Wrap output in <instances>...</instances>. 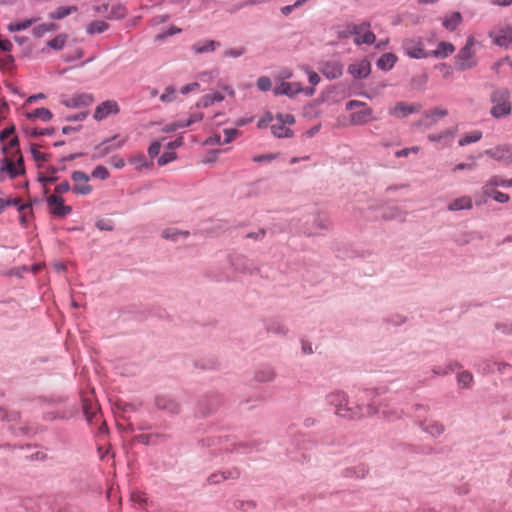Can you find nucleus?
<instances>
[{
    "label": "nucleus",
    "instance_id": "nucleus-3",
    "mask_svg": "<svg viewBox=\"0 0 512 512\" xmlns=\"http://www.w3.org/2000/svg\"><path fill=\"white\" fill-rule=\"evenodd\" d=\"M346 110L352 111L349 116L351 125H365L373 119V109L365 102L350 100L346 103Z\"/></svg>",
    "mask_w": 512,
    "mask_h": 512
},
{
    "label": "nucleus",
    "instance_id": "nucleus-11",
    "mask_svg": "<svg viewBox=\"0 0 512 512\" xmlns=\"http://www.w3.org/2000/svg\"><path fill=\"white\" fill-rule=\"evenodd\" d=\"M485 154L506 165L512 163V146L508 144L499 145L485 151Z\"/></svg>",
    "mask_w": 512,
    "mask_h": 512
},
{
    "label": "nucleus",
    "instance_id": "nucleus-9",
    "mask_svg": "<svg viewBox=\"0 0 512 512\" xmlns=\"http://www.w3.org/2000/svg\"><path fill=\"white\" fill-rule=\"evenodd\" d=\"M473 39L469 38L466 45L460 49L456 56V66L460 70H466L474 66L472 52Z\"/></svg>",
    "mask_w": 512,
    "mask_h": 512
},
{
    "label": "nucleus",
    "instance_id": "nucleus-13",
    "mask_svg": "<svg viewBox=\"0 0 512 512\" xmlns=\"http://www.w3.org/2000/svg\"><path fill=\"white\" fill-rule=\"evenodd\" d=\"M489 37L495 45L508 48L512 43V27L505 26L496 31H491Z\"/></svg>",
    "mask_w": 512,
    "mask_h": 512
},
{
    "label": "nucleus",
    "instance_id": "nucleus-61",
    "mask_svg": "<svg viewBox=\"0 0 512 512\" xmlns=\"http://www.w3.org/2000/svg\"><path fill=\"white\" fill-rule=\"evenodd\" d=\"M20 199H3L0 198V211L3 210L5 207L14 205H19Z\"/></svg>",
    "mask_w": 512,
    "mask_h": 512
},
{
    "label": "nucleus",
    "instance_id": "nucleus-12",
    "mask_svg": "<svg viewBox=\"0 0 512 512\" xmlns=\"http://www.w3.org/2000/svg\"><path fill=\"white\" fill-rule=\"evenodd\" d=\"M422 105L418 103H407L404 101L397 102L393 108L389 110V114L395 118H405L413 113L421 110Z\"/></svg>",
    "mask_w": 512,
    "mask_h": 512
},
{
    "label": "nucleus",
    "instance_id": "nucleus-44",
    "mask_svg": "<svg viewBox=\"0 0 512 512\" xmlns=\"http://www.w3.org/2000/svg\"><path fill=\"white\" fill-rule=\"evenodd\" d=\"M177 158V155L173 151L163 153L157 160L158 165L164 166Z\"/></svg>",
    "mask_w": 512,
    "mask_h": 512
},
{
    "label": "nucleus",
    "instance_id": "nucleus-39",
    "mask_svg": "<svg viewBox=\"0 0 512 512\" xmlns=\"http://www.w3.org/2000/svg\"><path fill=\"white\" fill-rule=\"evenodd\" d=\"M108 29V24L104 21H94L92 22L88 28H87V32L88 33H102L104 31H106Z\"/></svg>",
    "mask_w": 512,
    "mask_h": 512
},
{
    "label": "nucleus",
    "instance_id": "nucleus-5",
    "mask_svg": "<svg viewBox=\"0 0 512 512\" xmlns=\"http://www.w3.org/2000/svg\"><path fill=\"white\" fill-rule=\"evenodd\" d=\"M405 53L413 59H425L430 57L429 51L425 50L421 38H408L402 43Z\"/></svg>",
    "mask_w": 512,
    "mask_h": 512
},
{
    "label": "nucleus",
    "instance_id": "nucleus-35",
    "mask_svg": "<svg viewBox=\"0 0 512 512\" xmlns=\"http://www.w3.org/2000/svg\"><path fill=\"white\" fill-rule=\"evenodd\" d=\"M223 99L224 97L220 93L208 94L201 98L198 102V106L208 107L213 105L215 102H221Z\"/></svg>",
    "mask_w": 512,
    "mask_h": 512
},
{
    "label": "nucleus",
    "instance_id": "nucleus-10",
    "mask_svg": "<svg viewBox=\"0 0 512 512\" xmlns=\"http://www.w3.org/2000/svg\"><path fill=\"white\" fill-rule=\"evenodd\" d=\"M47 205L50 212L56 217H65L72 212L71 206L64 204V199L56 194L47 198Z\"/></svg>",
    "mask_w": 512,
    "mask_h": 512
},
{
    "label": "nucleus",
    "instance_id": "nucleus-62",
    "mask_svg": "<svg viewBox=\"0 0 512 512\" xmlns=\"http://www.w3.org/2000/svg\"><path fill=\"white\" fill-rule=\"evenodd\" d=\"M14 127L5 128L0 132V141L3 143L6 139L12 138Z\"/></svg>",
    "mask_w": 512,
    "mask_h": 512
},
{
    "label": "nucleus",
    "instance_id": "nucleus-26",
    "mask_svg": "<svg viewBox=\"0 0 512 512\" xmlns=\"http://www.w3.org/2000/svg\"><path fill=\"white\" fill-rule=\"evenodd\" d=\"M421 426L425 432L429 433L433 437L440 436L445 430L442 423L433 420L425 421L421 424Z\"/></svg>",
    "mask_w": 512,
    "mask_h": 512
},
{
    "label": "nucleus",
    "instance_id": "nucleus-33",
    "mask_svg": "<svg viewBox=\"0 0 512 512\" xmlns=\"http://www.w3.org/2000/svg\"><path fill=\"white\" fill-rule=\"evenodd\" d=\"M375 39H376L375 34L373 32H371L369 30V28H367L366 30L362 31V33L360 35H356L354 42L357 45L372 44V43H374Z\"/></svg>",
    "mask_w": 512,
    "mask_h": 512
},
{
    "label": "nucleus",
    "instance_id": "nucleus-60",
    "mask_svg": "<svg viewBox=\"0 0 512 512\" xmlns=\"http://www.w3.org/2000/svg\"><path fill=\"white\" fill-rule=\"evenodd\" d=\"M475 167H476V163L475 162H472V163H459V164H457L452 169V171L456 172L458 170H473V169H475Z\"/></svg>",
    "mask_w": 512,
    "mask_h": 512
},
{
    "label": "nucleus",
    "instance_id": "nucleus-15",
    "mask_svg": "<svg viewBox=\"0 0 512 512\" xmlns=\"http://www.w3.org/2000/svg\"><path fill=\"white\" fill-rule=\"evenodd\" d=\"M321 73L328 79L339 78L343 73V65L337 60H329L322 64Z\"/></svg>",
    "mask_w": 512,
    "mask_h": 512
},
{
    "label": "nucleus",
    "instance_id": "nucleus-32",
    "mask_svg": "<svg viewBox=\"0 0 512 512\" xmlns=\"http://www.w3.org/2000/svg\"><path fill=\"white\" fill-rule=\"evenodd\" d=\"M481 138H482V132L480 130H474V131H471V132L463 135L459 139L458 143L460 146H465L470 143L478 142Z\"/></svg>",
    "mask_w": 512,
    "mask_h": 512
},
{
    "label": "nucleus",
    "instance_id": "nucleus-29",
    "mask_svg": "<svg viewBox=\"0 0 512 512\" xmlns=\"http://www.w3.org/2000/svg\"><path fill=\"white\" fill-rule=\"evenodd\" d=\"M396 61H397L396 55H394L392 53H385L377 61V66L379 69L387 71V70H390L393 68Z\"/></svg>",
    "mask_w": 512,
    "mask_h": 512
},
{
    "label": "nucleus",
    "instance_id": "nucleus-2",
    "mask_svg": "<svg viewBox=\"0 0 512 512\" xmlns=\"http://www.w3.org/2000/svg\"><path fill=\"white\" fill-rule=\"evenodd\" d=\"M490 114L494 118H502L511 114L512 103L510 91L507 88H496L490 95Z\"/></svg>",
    "mask_w": 512,
    "mask_h": 512
},
{
    "label": "nucleus",
    "instance_id": "nucleus-34",
    "mask_svg": "<svg viewBox=\"0 0 512 512\" xmlns=\"http://www.w3.org/2000/svg\"><path fill=\"white\" fill-rule=\"evenodd\" d=\"M189 235L188 231H180L176 228H166L162 232V237L167 240L176 241L180 236L187 237Z\"/></svg>",
    "mask_w": 512,
    "mask_h": 512
},
{
    "label": "nucleus",
    "instance_id": "nucleus-8",
    "mask_svg": "<svg viewBox=\"0 0 512 512\" xmlns=\"http://www.w3.org/2000/svg\"><path fill=\"white\" fill-rule=\"evenodd\" d=\"M120 112V107L115 100H106L96 106L93 118L96 121H102L109 116L117 115Z\"/></svg>",
    "mask_w": 512,
    "mask_h": 512
},
{
    "label": "nucleus",
    "instance_id": "nucleus-41",
    "mask_svg": "<svg viewBox=\"0 0 512 512\" xmlns=\"http://www.w3.org/2000/svg\"><path fill=\"white\" fill-rule=\"evenodd\" d=\"M76 10V7H59L52 13L53 19H62L68 15H70L73 11Z\"/></svg>",
    "mask_w": 512,
    "mask_h": 512
},
{
    "label": "nucleus",
    "instance_id": "nucleus-40",
    "mask_svg": "<svg viewBox=\"0 0 512 512\" xmlns=\"http://www.w3.org/2000/svg\"><path fill=\"white\" fill-rule=\"evenodd\" d=\"M159 437L158 434H140L136 436V441L144 445L156 444Z\"/></svg>",
    "mask_w": 512,
    "mask_h": 512
},
{
    "label": "nucleus",
    "instance_id": "nucleus-4",
    "mask_svg": "<svg viewBox=\"0 0 512 512\" xmlns=\"http://www.w3.org/2000/svg\"><path fill=\"white\" fill-rule=\"evenodd\" d=\"M295 118L291 114H278L271 124V132L278 138L291 137L292 131L287 125H292Z\"/></svg>",
    "mask_w": 512,
    "mask_h": 512
},
{
    "label": "nucleus",
    "instance_id": "nucleus-58",
    "mask_svg": "<svg viewBox=\"0 0 512 512\" xmlns=\"http://www.w3.org/2000/svg\"><path fill=\"white\" fill-rule=\"evenodd\" d=\"M305 71L308 74L309 82L312 85L315 86L320 82V77L316 72L310 70L308 67L305 68Z\"/></svg>",
    "mask_w": 512,
    "mask_h": 512
},
{
    "label": "nucleus",
    "instance_id": "nucleus-53",
    "mask_svg": "<svg viewBox=\"0 0 512 512\" xmlns=\"http://www.w3.org/2000/svg\"><path fill=\"white\" fill-rule=\"evenodd\" d=\"M0 417L3 419V420H7V421H17L18 418H19V414L17 412H11L9 413L7 410L5 409H0Z\"/></svg>",
    "mask_w": 512,
    "mask_h": 512
},
{
    "label": "nucleus",
    "instance_id": "nucleus-24",
    "mask_svg": "<svg viewBox=\"0 0 512 512\" xmlns=\"http://www.w3.org/2000/svg\"><path fill=\"white\" fill-rule=\"evenodd\" d=\"M448 115L447 109L443 107H435L424 113V121L426 125H432L436 123L438 118H443Z\"/></svg>",
    "mask_w": 512,
    "mask_h": 512
},
{
    "label": "nucleus",
    "instance_id": "nucleus-42",
    "mask_svg": "<svg viewBox=\"0 0 512 512\" xmlns=\"http://www.w3.org/2000/svg\"><path fill=\"white\" fill-rule=\"evenodd\" d=\"M488 181H490V185H495L496 187H498V186H502V187H506V188L511 187L510 179H504L503 177L498 176V175L492 176Z\"/></svg>",
    "mask_w": 512,
    "mask_h": 512
},
{
    "label": "nucleus",
    "instance_id": "nucleus-22",
    "mask_svg": "<svg viewBox=\"0 0 512 512\" xmlns=\"http://www.w3.org/2000/svg\"><path fill=\"white\" fill-rule=\"evenodd\" d=\"M94 102V98L91 94H79L65 101V105L68 107H80L89 106Z\"/></svg>",
    "mask_w": 512,
    "mask_h": 512
},
{
    "label": "nucleus",
    "instance_id": "nucleus-52",
    "mask_svg": "<svg viewBox=\"0 0 512 512\" xmlns=\"http://www.w3.org/2000/svg\"><path fill=\"white\" fill-rule=\"evenodd\" d=\"M245 52V49L242 48V47H238V48H231V49H228L224 52V56L225 57H233V58H237V57H240L244 54Z\"/></svg>",
    "mask_w": 512,
    "mask_h": 512
},
{
    "label": "nucleus",
    "instance_id": "nucleus-14",
    "mask_svg": "<svg viewBox=\"0 0 512 512\" xmlns=\"http://www.w3.org/2000/svg\"><path fill=\"white\" fill-rule=\"evenodd\" d=\"M371 72V64L367 59H361L348 66V73L356 79H364Z\"/></svg>",
    "mask_w": 512,
    "mask_h": 512
},
{
    "label": "nucleus",
    "instance_id": "nucleus-46",
    "mask_svg": "<svg viewBox=\"0 0 512 512\" xmlns=\"http://www.w3.org/2000/svg\"><path fill=\"white\" fill-rule=\"evenodd\" d=\"M457 379L459 384H461L463 387H469L473 380V376L468 371H464L458 375Z\"/></svg>",
    "mask_w": 512,
    "mask_h": 512
},
{
    "label": "nucleus",
    "instance_id": "nucleus-27",
    "mask_svg": "<svg viewBox=\"0 0 512 512\" xmlns=\"http://www.w3.org/2000/svg\"><path fill=\"white\" fill-rule=\"evenodd\" d=\"M462 20L460 12H453L444 17L443 26L449 31H454L462 23Z\"/></svg>",
    "mask_w": 512,
    "mask_h": 512
},
{
    "label": "nucleus",
    "instance_id": "nucleus-55",
    "mask_svg": "<svg viewBox=\"0 0 512 512\" xmlns=\"http://www.w3.org/2000/svg\"><path fill=\"white\" fill-rule=\"evenodd\" d=\"M274 118L271 113H266L264 117H262L258 123L257 127L262 129L268 126L269 123L273 122Z\"/></svg>",
    "mask_w": 512,
    "mask_h": 512
},
{
    "label": "nucleus",
    "instance_id": "nucleus-49",
    "mask_svg": "<svg viewBox=\"0 0 512 512\" xmlns=\"http://www.w3.org/2000/svg\"><path fill=\"white\" fill-rule=\"evenodd\" d=\"M272 83L267 76H261L257 80V87L261 91H268L271 89Z\"/></svg>",
    "mask_w": 512,
    "mask_h": 512
},
{
    "label": "nucleus",
    "instance_id": "nucleus-28",
    "mask_svg": "<svg viewBox=\"0 0 512 512\" xmlns=\"http://www.w3.org/2000/svg\"><path fill=\"white\" fill-rule=\"evenodd\" d=\"M156 405L159 409L167 410L170 413L179 412V404L176 401L169 398L158 397L156 399Z\"/></svg>",
    "mask_w": 512,
    "mask_h": 512
},
{
    "label": "nucleus",
    "instance_id": "nucleus-56",
    "mask_svg": "<svg viewBox=\"0 0 512 512\" xmlns=\"http://www.w3.org/2000/svg\"><path fill=\"white\" fill-rule=\"evenodd\" d=\"M72 190L68 181H63L55 187V194H63Z\"/></svg>",
    "mask_w": 512,
    "mask_h": 512
},
{
    "label": "nucleus",
    "instance_id": "nucleus-43",
    "mask_svg": "<svg viewBox=\"0 0 512 512\" xmlns=\"http://www.w3.org/2000/svg\"><path fill=\"white\" fill-rule=\"evenodd\" d=\"M176 99V90L169 86L165 89L164 93L160 96V100L165 103L173 102Z\"/></svg>",
    "mask_w": 512,
    "mask_h": 512
},
{
    "label": "nucleus",
    "instance_id": "nucleus-30",
    "mask_svg": "<svg viewBox=\"0 0 512 512\" xmlns=\"http://www.w3.org/2000/svg\"><path fill=\"white\" fill-rule=\"evenodd\" d=\"M26 117L28 119H41L44 122H47L52 119L53 114L52 112L47 108H37L32 112L26 113Z\"/></svg>",
    "mask_w": 512,
    "mask_h": 512
},
{
    "label": "nucleus",
    "instance_id": "nucleus-50",
    "mask_svg": "<svg viewBox=\"0 0 512 512\" xmlns=\"http://www.w3.org/2000/svg\"><path fill=\"white\" fill-rule=\"evenodd\" d=\"M130 499L131 501L135 502V503H138L140 505H143L146 503L147 501V498H146V495L145 493L141 492V491H133L130 495Z\"/></svg>",
    "mask_w": 512,
    "mask_h": 512
},
{
    "label": "nucleus",
    "instance_id": "nucleus-19",
    "mask_svg": "<svg viewBox=\"0 0 512 512\" xmlns=\"http://www.w3.org/2000/svg\"><path fill=\"white\" fill-rule=\"evenodd\" d=\"M455 51V47L452 43L441 41L435 50L429 51L430 57L434 58H447Z\"/></svg>",
    "mask_w": 512,
    "mask_h": 512
},
{
    "label": "nucleus",
    "instance_id": "nucleus-21",
    "mask_svg": "<svg viewBox=\"0 0 512 512\" xmlns=\"http://www.w3.org/2000/svg\"><path fill=\"white\" fill-rule=\"evenodd\" d=\"M370 28V24L368 22H363L361 24H348L343 30L339 31L340 38H349L352 35H360L362 31Z\"/></svg>",
    "mask_w": 512,
    "mask_h": 512
},
{
    "label": "nucleus",
    "instance_id": "nucleus-17",
    "mask_svg": "<svg viewBox=\"0 0 512 512\" xmlns=\"http://www.w3.org/2000/svg\"><path fill=\"white\" fill-rule=\"evenodd\" d=\"M302 90L303 87L299 82H282L274 88L273 92L275 95H286L292 98L301 93Z\"/></svg>",
    "mask_w": 512,
    "mask_h": 512
},
{
    "label": "nucleus",
    "instance_id": "nucleus-31",
    "mask_svg": "<svg viewBox=\"0 0 512 512\" xmlns=\"http://www.w3.org/2000/svg\"><path fill=\"white\" fill-rule=\"evenodd\" d=\"M131 164L135 166L137 171H143L153 166L152 162H148L143 154L136 155L130 159Z\"/></svg>",
    "mask_w": 512,
    "mask_h": 512
},
{
    "label": "nucleus",
    "instance_id": "nucleus-7",
    "mask_svg": "<svg viewBox=\"0 0 512 512\" xmlns=\"http://www.w3.org/2000/svg\"><path fill=\"white\" fill-rule=\"evenodd\" d=\"M13 156H6L2 160L1 173L6 172L11 178L22 175L25 172L22 155H19L14 161Z\"/></svg>",
    "mask_w": 512,
    "mask_h": 512
},
{
    "label": "nucleus",
    "instance_id": "nucleus-16",
    "mask_svg": "<svg viewBox=\"0 0 512 512\" xmlns=\"http://www.w3.org/2000/svg\"><path fill=\"white\" fill-rule=\"evenodd\" d=\"M495 185H490V181H487L482 186V195H483V203H486L487 197H492L495 201L499 203H507L510 200L508 194L500 192L495 189Z\"/></svg>",
    "mask_w": 512,
    "mask_h": 512
},
{
    "label": "nucleus",
    "instance_id": "nucleus-1",
    "mask_svg": "<svg viewBox=\"0 0 512 512\" xmlns=\"http://www.w3.org/2000/svg\"><path fill=\"white\" fill-rule=\"evenodd\" d=\"M367 392L359 395L358 401L361 404H357L355 407L349 405L347 396L343 392H334L328 395V402L333 405L336 409V414L348 418V419H360L365 416H371L377 413V409L370 404H364L365 396Z\"/></svg>",
    "mask_w": 512,
    "mask_h": 512
},
{
    "label": "nucleus",
    "instance_id": "nucleus-36",
    "mask_svg": "<svg viewBox=\"0 0 512 512\" xmlns=\"http://www.w3.org/2000/svg\"><path fill=\"white\" fill-rule=\"evenodd\" d=\"M3 151L4 153H10L11 156H14L16 154L17 156L21 155L19 150V141L16 136L10 138L8 144H3Z\"/></svg>",
    "mask_w": 512,
    "mask_h": 512
},
{
    "label": "nucleus",
    "instance_id": "nucleus-20",
    "mask_svg": "<svg viewBox=\"0 0 512 512\" xmlns=\"http://www.w3.org/2000/svg\"><path fill=\"white\" fill-rule=\"evenodd\" d=\"M218 47H220V43L214 40H204V41H198L194 43L191 47V49L194 51L195 54H202V53H208L213 52Z\"/></svg>",
    "mask_w": 512,
    "mask_h": 512
},
{
    "label": "nucleus",
    "instance_id": "nucleus-23",
    "mask_svg": "<svg viewBox=\"0 0 512 512\" xmlns=\"http://www.w3.org/2000/svg\"><path fill=\"white\" fill-rule=\"evenodd\" d=\"M239 475V470L234 468L232 470L211 474L208 478V482L210 484H218L226 479H236Z\"/></svg>",
    "mask_w": 512,
    "mask_h": 512
},
{
    "label": "nucleus",
    "instance_id": "nucleus-54",
    "mask_svg": "<svg viewBox=\"0 0 512 512\" xmlns=\"http://www.w3.org/2000/svg\"><path fill=\"white\" fill-rule=\"evenodd\" d=\"M160 148H161V142L160 141H154L150 144L149 148H148V154L151 158H154L156 157L159 152H160Z\"/></svg>",
    "mask_w": 512,
    "mask_h": 512
},
{
    "label": "nucleus",
    "instance_id": "nucleus-25",
    "mask_svg": "<svg viewBox=\"0 0 512 512\" xmlns=\"http://www.w3.org/2000/svg\"><path fill=\"white\" fill-rule=\"evenodd\" d=\"M17 207H18V212H19L20 224L24 227H27L30 224L32 216H33L32 206L29 203H25V204L19 203V205H17Z\"/></svg>",
    "mask_w": 512,
    "mask_h": 512
},
{
    "label": "nucleus",
    "instance_id": "nucleus-6",
    "mask_svg": "<svg viewBox=\"0 0 512 512\" xmlns=\"http://www.w3.org/2000/svg\"><path fill=\"white\" fill-rule=\"evenodd\" d=\"M71 179L74 182L72 187L73 193L77 195H89L93 191V187L89 184L90 177L82 171H73Z\"/></svg>",
    "mask_w": 512,
    "mask_h": 512
},
{
    "label": "nucleus",
    "instance_id": "nucleus-57",
    "mask_svg": "<svg viewBox=\"0 0 512 512\" xmlns=\"http://www.w3.org/2000/svg\"><path fill=\"white\" fill-rule=\"evenodd\" d=\"M110 164L116 169H121L125 166V161L120 156H113L110 158Z\"/></svg>",
    "mask_w": 512,
    "mask_h": 512
},
{
    "label": "nucleus",
    "instance_id": "nucleus-47",
    "mask_svg": "<svg viewBox=\"0 0 512 512\" xmlns=\"http://www.w3.org/2000/svg\"><path fill=\"white\" fill-rule=\"evenodd\" d=\"M92 177L105 180L109 177V172L104 166L99 165L93 170Z\"/></svg>",
    "mask_w": 512,
    "mask_h": 512
},
{
    "label": "nucleus",
    "instance_id": "nucleus-45",
    "mask_svg": "<svg viewBox=\"0 0 512 512\" xmlns=\"http://www.w3.org/2000/svg\"><path fill=\"white\" fill-rule=\"evenodd\" d=\"M32 23H33L32 19L24 20V21L17 22V23H12L9 25V30L12 32L25 30L28 27H30L32 25Z\"/></svg>",
    "mask_w": 512,
    "mask_h": 512
},
{
    "label": "nucleus",
    "instance_id": "nucleus-48",
    "mask_svg": "<svg viewBox=\"0 0 512 512\" xmlns=\"http://www.w3.org/2000/svg\"><path fill=\"white\" fill-rule=\"evenodd\" d=\"M31 153L36 162H45L48 160V155L41 152L35 145L31 147Z\"/></svg>",
    "mask_w": 512,
    "mask_h": 512
},
{
    "label": "nucleus",
    "instance_id": "nucleus-37",
    "mask_svg": "<svg viewBox=\"0 0 512 512\" xmlns=\"http://www.w3.org/2000/svg\"><path fill=\"white\" fill-rule=\"evenodd\" d=\"M56 26L53 23L40 24L33 28V35L37 38L43 37L46 33L55 30Z\"/></svg>",
    "mask_w": 512,
    "mask_h": 512
},
{
    "label": "nucleus",
    "instance_id": "nucleus-59",
    "mask_svg": "<svg viewBox=\"0 0 512 512\" xmlns=\"http://www.w3.org/2000/svg\"><path fill=\"white\" fill-rule=\"evenodd\" d=\"M181 32V29L176 27V26H172L170 27L166 32L162 33V34H159L157 36V39H165L166 37L168 36H172V35H175V34H178Z\"/></svg>",
    "mask_w": 512,
    "mask_h": 512
},
{
    "label": "nucleus",
    "instance_id": "nucleus-51",
    "mask_svg": "<svg viewBox=\"0 0 512 512\" xmlns=\"http://www.w3.org/2000/svg\"><path fill=\"white\" fill-rule=\"evenodd\" d=\"M223 133H224L223 143L227 144V143H230L231 141H233L237 137V135L239 134V131L237 129L230 128V129H225L223 131Z\"/></svg>",
    "mask_w": 512,
    "mask_h": 512
},
{
    "label": "nucleus",
    "instance_id": "nucleus-18",
    "mask_svg": "<svg viewBox=\"0 0 512 512\" xmlns=\"http://www.w3.org/2000/svg\"><path fill=\"white\" fill-rule=\"evenodd\" d=\"M473 207L472 198L470 196H461L454 200H452L447 209L451 212L460 211V210H470Z\"/></svg>",
    "mask_w": 512,
    "mask_h": 512
},
{
    "label": "nucleus",
    "instance_id": "nucleus-63",
    "mask_svg": "<svg viewBox=\"0 0 512 512\" xmlns=\"http://www.w3.org/2000/svg\"><path fill=\"white\" fill-rule=\"evenodd\" d=\"M306 0H298L295 2L294 5H288V6H284L281 8V12L284 14V15H288L289 13H291V11L293 10L294 7H299L302 3H304Z\"/></svg>",
    "mask_w": 512,
    "mask_h": 512
},
{
    "label": "nucleus",
    "instance_id": "nucleus-38",
    "mask_svg": "<svg viewBox=\"0 0 512 512\" xmlns=\"http://www.w3.org/2000/svg\"><path fill=\"white\" fill-rule=\"evenodd\" d=\"M67 36L65 34H59L55 38L49 40L47 45L54 50H61L65 46Z\"/></svg>",
    "mask_w": 512,
    "mask_h": 512
},
{
    "label": "nucleus",
    "instance_id": "nucleus-64",
    "mask_svg": "<svg viewBox=\"0 0 512 512\" xmlns=\"http://www.w3.org/2000/svg\"><path fill=\"white\" fill-rule=\"evenodd\" d=\"M199 88V84L197 82L187 84L181 88L182 94H188L189 92L195 91Z\"/></svg>",
    "mask_w": 512,
    "mask_h": 512
}]
</instances>
